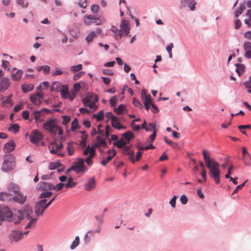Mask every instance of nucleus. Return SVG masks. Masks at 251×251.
I'll return each mask as SVG.
<instances>
[{
    "label": "nucleus",
    "instance_id": "1",
    "mask_svg": "<svg viewBox=\"0 0 251 251\" xmlns=\"http://www.w3.org/2000/svg\"><path fill=\"white\" fill-rule=\"evenodd\" d=\"M202 154L206 167L209 170L210 177L214 179L216 184L220 183L221 172L219 169L220 164L214 158L210 156L209 152L205 150L202 151Z\"/></svg>",
    "mask_w": 251,
    "mask_h": 251
},
{
    "label": "nucleus",
    "instance_id": "2",
    "mask_svg": "<svg viewBox=\"0 0 251 251\" xmlns=\"http://www.w3.org/2000/svg\"><path fill=\"white\" fill-rule=\"evenodd\" d=\"M42 127L52 135H62L63 130L58 125L57 120L55 118H50L45 122L42 125Z\"/></svg>",
    "mask_w": 251,
    "mask_h": 251
},
{
    "label": "nucleus",
    "instance_id": "3",
    "mask_svg": "<svg viewBox=\"0 0 251 251\" xmlns=\"http://www.w3.org/2000/svg\"><path fill=\"white\" fill-rule=\"evenodd\" d=\"M16 164L14 157L12 155H6L4 157L1 169L3 171L9 172L15 167Z\"/></svg>",
    "mask_w": 251,
    "mask_h": 251
},
{
    "label": "nucleus",
    "instance_id": "4",
    "mask_svg": "<svg viewBox=\"0 0 251 251\" xmlns=\"http://www.w3.org/2000/svg\"><path fill=\"white\" fill-rule=\"evenodd\" d=\"M82 101L85 106H88L94 110L98 107L97 102L98 101V98L96 95L88 94Z\"/></svg>",
    "mask_w": 251,
    "mask_h": 251
},
{
    "label": "nucleus",
    "instance_id": "5",
    "mask_svg": "<svg viewBox=\"0 0 251 251\" xmlns=\"http://www.w3.org/2000/svg\"><path fill=\"white\" fill-rule=\"evenodd\" d=\"M43 138V135L41 132L37 129L33 130L30 135V141L31 143L43 146L44 145V142H42Z\"/></svg>",
    "mask_w": 251,
    "mask_h": 251
},
{
    "label": "nucleus",
    "instance_id": "6",
    "mask_svg": "<svg viewBox=\"0 0 251 251\" xmlns=\"http://www.w3.org/2000/svg\"><path fill=\"white\" fill-rule=\"evenodd\" d=\"M84 162L83 158L78 159V161L73 163V166L68 169V171H74L76 173H84L87 170L84 166Z\"/></svg>",
    "mask_w": 251,
    "mask_h": 251
},
{
    "label": "nucleus",
    "instance_id": "7",
    "mask_svg": "<svg viewBox=\"0 0 251 251\" xmlns=\"http://www.w3.org/2000/svg\"><path fill=\"white\" fill-rule=\"evenodd\" d=\"M12 217V213L9 208L5 205H0V225L2 221H10Z\"/></svg>",
    "mask_w": 251,
    "mask_h": 251
},
{
    "label": "nucleus",
    "instance_id": "8",
    "mask_svg": "<svg viewBox=\"0 0 251 251\" xmlns=\"http://www.w3.org/2000/svg\"><path fill=\"white\" fill-rule=\"evenodd\" d=\"M47 201V199H42L36 202L34 207V211L37 216L42 215L44 211L47 208L46 205Z\"/></svg>",
    "mask_w": 251,
    "mask_h": 251
},
{
    "label": "nucleus",
    "instance_id": "9",
    "mask_svg": "<svg viewBox=\"0 0 251 251\" xmlns=\"http://www.w3.org/2000/svg\"><path fill=\"white\" fill-rule=\"evenodd\" d=\"M88 153H89V155L85 159H84V160L88 165L91 166L93 164V161L92 159L96 154L94 148L90 147V146H87L83 151V155H87Z\"/></svg>",
    "mask_w": 251,
    "mask_h": 251
},
{
    "label": "nucleus",
    "instance_id": "10",
    "mask_svg": "<svg viewBox=\"0 0 251 251\" xmlns=\"http://www.w3.org/2000/svg\"><path fill=\"white\" fill-rule=\"evenodd\" d=\"M32 211V208L31 207L27 205L24 206L21 210H19L18 211V218L19 219L18 221H16L15 222V224H18L23 219L24 217L26 215V216H28L29 215L30 213Z\"/></svg>",
    "mask_w": 251,
    "mask_h": 251
},
{
    "label": "nucleus",
    "instance_id": "11",
    "mask_svg": "<svg viewBox=\"0 0 251 251\" xmlns=\"http://www.w3.org/2000/svg\"><path fill=\"white\" fill-rule=\"evenodd\" d=\"M63 147V145L62 143L58 144L56 142H54L50 144L49 148L50 152L52 154H56L60 156H63V154L59 151V150L62 149Z\"/></svg>",
    "mask_w": 251,
    "mask_h": 251
},
{
    "label": "nucleus",
    "instance_id": "12",
    "mask_svg": "<svg viewBox=\"0 0 251 251\" xmlns=\"http://www.w3.org/2000/svg\"><path fill=\"white\" fill-rule=\"evenodd\" d=\"M43 98V94L39 92L30 95L29 97L30 100L33 103V104L38 106L40 105Z\"/></svg>",
    "mask_w": 251,
    "mask_h": 251
},
{
    "label": "nucleus",
    "instance_id": "13",
    "mask_svg": "<svg viewBox=\"0 0 251 251\" xmlns=\"http://www.w3.org/2000/svg\"><path fill=\"white\" fill-rule=\"evenodd\" d=\"M28 231H27L23 233L20 230H16L13 231L10 234V240L11 242H18L22 238L23 234L26 235L28 234Z\"/></svg>",
    "mask_w": 251,
    "mask_h": 251
},
{
    "label": "nucleus",
    "instance_id": "14",
    "mask_svg": "<svg viewBox=\"0 0 251 251\" xmlns=\"http://www.w3.org/2000/svg\"><path fill=\"white\" fill-rule=\"evenodd\" d=\"M52 188V184L45 181L40 182L37 185V189L39 191H51Z\"/></svg>",
    "mask_w": 251,
    "mask_h": 251
},
{
    "label": "nucleus",
    "instance_id": "15",
    "mask_svg": "<svg viewBox=\"0 0 251 251\" xmlns=\"http://www.w3.org/2000/svg\"><path fill=\"white\" fill-rule=\"evenodd\" d=\"M12 200L17 203L23 204L26 200V196L24 195L20 192L15 194L14 196H12Z\"/></svg>",
    "mask_w": 251,
    "mask_h": 251
},
{
    "label": "nucleus",
    "instance_id": "16",
    "mask_svg": "<svg viewBox=\"0 0 251 251\" xmlns=\"http://www.w3.org/2000/svg\"><path fill=\"white\" fill-rule=\"evenodd\" d=\"M101 147L104 148H107L108 146L105 140L99 136L96 138V142L94 145L91 147L94 148V149L96 150V148H100Z\"/></svg>",
    "mask_w": 251,
    "mask_h": 251
},
{
    "label": "nucleus",
    "instance_id": "17",
    "mask_svg": "<svg viewBox=\"0 0 251 251\" xmlns=\"http://www.w3.org/2000/svg\"><path fill=\"white\" fill-rule=\"evenodd\" d=\"M120 29L123 35H127L129 32L130 27L127 21L123 20L120 25Z\"/></svg>",
    "mask_w": 251,
    "mask_h": 251
},
{
    "label": "nucleus",
    "instance_id": "18",
    "mask_svg": "<svg viewBox=\"0 0 251 251\" xmlns=\"http://www.w3.org/2000/svg\"><path fill=\"white\" fill-rule=\"evenodd\" d=\"M196 2L194 0H182L181 1V7L187 6L191 11H194L195 8Z\"/></svg>",
    "mask_w": 251,
    "mask_h": 251
},
{
    "label": "nucleus",
    "instance_id": "19",
    "mask_svg": "<svg viewBox=\"0 0 251 251\" xmlns=\"http://www.w3.org/2000/svg\"><path fill=\"white\" fill-rule=\"evenodd\" d=\"M15 148V144L13 140L9 141L4 144L3 147V151L5 153H9Z\"/></svg>",
    "mask_w": 251,
    "mask_h": 251
},
{
    "label": "nucleus",
    "instance_id": "20",
    "mask_svg": "<svg viewBox=\"0 0 251 251\" xmlns=\"http://www.w3.org/2000/svg\"><path fill=\"white\" fill-rule=\"evenodd\" d=\"M107 153L109 155L104 159H103L100 164L103 166H106L108 162L115 156L116 154V151L115 150H109L108 151Z\"/></svg>",
    "mask_w": 251,
    "mask_h": 251
},
{
    "label": "nucleus",
    "instance_id": "21",
    "mask_svg": "<svg viewBox=\"0 0 251 251\" xmlns=\"http://www.w3.org/2000/svg\"><path fill=\"white\" fill-rule=\"evenodd\" d=\"M10 85L9 79L3 77L0 80V92L4 91L8 89Z\"/></svg>",
    "mask_w": 251,
    "mask_h": 251
},
{
    "label": "nucleus",
    "instance_id": "22",
    "mask_svg": "<svg viewBox=\"0 0 251 251\" xmlns=\"http://www.w3.org/2000/svg\"><path fill=\"white\" fill-rule=\"evenodd\" d=\"M95 187V180L94 178L92 177L89 179L86 183L84 186V189L86 191H90L94 189Z\"/></svg>",
    "mask_w": 251,
    "mask_h": 251
},
{
    "label": "nucleus",
    "instance_id": "23",
    "mask_svg": "<svg viewBox=\"0 0 251 251\" xmlns=\"http://www.w3.org/2000/svg\"><path fill=\"white\" fill-rule=\"evenodd\" d=\"M113 120L111 122V125L113 127L118 130L121 129H126V126H123L120 124L119 118L117 117H113Z\"/></svg>",
    "mask_w": 251,
    "mask_h": 251
},
{
    "label": "nucleus",
    "instance_id": "24",
    "mask_svg": "<svg viewBox=\"0 0 251 251\" xmlns=\"http://www.w3.org/2000/svg\"><path fill=\"white\" fill-rule=\"evenodd\" d=\"M244 48L246 51L244 55L245 57L247 58H251V43L246 41L244 43Z\"/></svg>",
    "mask_w": 251,
    "mask_h": 251
},
{
    "label": "nucleus",
    "instance_id": "25",
    "mask_svg": "<svg viewBox=\"0 0 251 251\" xmlns=\"http://www.w3.org/2000/svg\"><path fill=\"white\" fill-rule=\"evenodd\" d=\"M111 31L115 33V37L117 40H119L121 39L123 34L121 32V29H119L116 26H112L111 28Z\"/></svg>",
    "mask_w": 251,
    "mask_h": 251
},
{
    "label": "nucleus",
    "instance_id": "26",
    "mask_svg": "<svg viewBox=\"0 0 251 251\" xmlns=\"http://www.w3.org/2000/svg\"><path fill=\"white\" fill-rule=\"evenodd\" d=\"M8 189L9 191L13 192L15 194L20 192V187L14 183L11 182L8 187Z\"/></svg>",
    "mask_w": 251,
    "mask_h": 251
},
{
    "label": "nucleus",
    "instance_id": "27",
    "mask_svg": "<svg viewBox=\"0 0 251 251\" xmlns=\"http://www.w3.org/2000/svg\"><path fill=\"white\" fill-rule=\"evenodd\" d=\"M0 200L2 201H12V195L7 192L0 193Z\"/></svg>",
    "mask_w": 251,
    "mask_h": 251
},
{
    "label": "nucleus",
    "instance_id": "28",
    "mask_svg": "<svg viewBox=\"0 0 251 251\" xmlns=\"http://www.w3.org/2000/svg\"><path fill=\"white\" fill-rule=\"evenodd\" d=\"M21 88L24 93H27L34 89V85L32 84H24L22 85Z\"/></svg>",
    "mask_w": 251,
    "mask_h": 251
},
{
    "label": "nucleus",
    "instance_id": "29",
    "mask_svg": "<svg viewBox=\"0 0 251 251\" xmlns=\"http://www.w3.org/2000/svg\"><path fill=\"white\" fill-rule=\"evenodd\" d=\"M65 185L66 188H72L75 187V186L77 185V183L74 182L73 178L71 176H70L68 178L67 183Z\"/></svg>",
    "mask_w": 251,
    "mask_h": 251
},
{
    "label": "nucleus",
    "instance_id": "30",
    "mask_svg": "<svg viewBox=\"0 0 251 251\" xmlns=\"http://www.w3.org/2000/svg\"><path fill=\"white\" fill-rule=\"evenodd\" d=\"M123 136L125 138L127 143H128L131 139L134 138V134L130 131H127L124 133Z\"/></svg>",
    "mask_w": 251,
    "mask_h": 251
},
{
    "label": "nucleus",
    "instance_id": "31",
    "mask_svg": "<svg viewBox=\"0 0 251 251\" xmlns=\"http://www.w3.org/2000/svg\"><path fill=\"white\" fill-rule=\"evenodd\" d=\"M97 18L92 15H85L84 16V21L85 24L87 25H89L93 21L96 20Z\"/></svg>",
    "mask_w": 251,
    "mask_h": 251
},
{
    "label": "nucleus",
    "instance_id": "32",
    "mask_svg": "<svg viewBox=\"0 0 251 251\" xmlns=\"http://www.w3.org/2000/svg\"><path fill=\"white\" fill-rule=\"evenodd\" d=\"M236 72L239 76L242 75L245 72V66L242 64H236Z\"/></svg>",
    "mask_w": 251,
    "mask_h": 251
},
{
    "label": "nucleus",
    "instance_id": "33",
    "mask_svg": "<svg viewBox=\"0 0 251 251\" xmlns=\"http://www.w3.org/2000/svg\"><path fill=\"white\" fill-rule=\"evenodd\" d=\"M38 71H43L45 74H48L50 70V68L48 65L39 66L37 67Z\"/></svg>",
    "mask_w": 251,
    "mask_h": 251
},
{
    "label": "nucleus",
    "instance_id": "34",
    "mask_svg": "<svg viewBox=\"0 0 251 251\" xmlns=\"http://www.w3.org/2000/svg\"><path fill=\"white\" fill-rule=\"evenodd\" d=\"M23 75V71H22L21 70H19L15 74L12 75V78L13 80L15 81H18L21 79Z\"/></svg>",
    "mask_w": 251,
    "mask_h": 251
},
{
    "label": "nucleus",
    "instance_id": "35",
    "mask_svg": "<svg viewBox=\"0 0 251 251\" xmlns=\"http://www.w3.org/2000/svg\"><path fill=\"white\" fill-rule=\"evenodd\" d=\"M73 142H70L67 144V151L69 155H72L74 153L75 149L73 147Z\"/></svg>",
    "mask_w": 251,
    "mask_h": 251
},
{
    "label": "nucleus",
    "instance_id": "36",
    "mask_svg": "<svg viewBox=\"0 0 251 251\" xmlns=\"http://www.w3.org/2000/svg\"><path fill=\"white\" fill-rule=\"evenodd\" d=\"M113 144L120 149H123L127 144V142L123 139H121L118 141L114 142Z\"/></svg>",
    "mask_w": 251,
    "mask_h": 251
},
{
    "label": "nucleus",
    "instance_id": "37",
    "mask_svg": "<svg viewBox=\"0 0 251 251\" xmlns=\"http://www.w3.org/2000/svg\"><path fill=\"white\" fill-rule=\"evenodd\" d=\"M20 126L18 124H14L10 126L8 128V130L16 133L19 131Z\"/></svg>",
    "mask_w": 251,
    "mask_h": 251
},
{
    "label": "nucleus",
    "instance_id": "38",
    "mask_svg": "<svg viewBox=\"0 0 251 251\" xmlns=\"http://www.w3.org/2000/svg\"><path fill=\"white\" fill-rule=\"evenodd\" d=\"M52 192L50 191H46L42 192L40 194L39 198L42 199H46V198H49L52 195Z\"/></svg>",
    "mask_w": 251,
    "mask_h": 251
},
{
    "label": "nucleus",
    "instance_id": "39",
    "mask_svg": "<svg viewBox=\"0 0 251 251\" xmlns=\"http://www.w3.org/2000/svg\"><path fill=\"white\" fill-rule=\"evenodd\" d=\"M126 107L123 104H120L118 106V108H115L114 109V111L118 115H121L124 112Z\"/></svg>",
    "mask_w": 251,
    "mask_h": 251
},
{
    "label": "nucleus",
    "instance_id": "40",
    "mask_svg": "<svg viewBox=\"0 0 251 251\" xmlns=\"http://www.w3.org/2000/svg\"><path fill=\"white\" fill-rule=\"evenodd\" d=\"M16 2L23 8H26L28 5V2L25 0H16Z\"/></svg>",
    "mask_w": 251,
    "mask_h": 251
},
{
    "label": "nucleus",
    "instance_id": "41",
    "mask_svg": "<svg viewBox=\"0 0 251 251\" xmlns=\"http://www.w3.org/2000/svg\"><path fill=\"white\" fill-rule=\"evenodd\" d=\"M93 118H96L97 121H100L104 119V113L103 111H100L97 114L93 115Z\"/></svg>",
    "mask_w": 251,
    "mask_h": 251
},
{
    "label": "nucleus",
    "instance_id": "42",
    "mask_svg": "<svg viewBox=\"0 0 251 251\" xmlns=\"http://www.w3.org/2000/svg\"><path fill=\"white\" fill-rule=\"evenodd\" d=\"M42 116H44V115L40 110L33 111L31 115V117L33 118L34 120H37L38 118H40V117Z\"/></svg>",
    "mask_w": 251,
    "mask_h": 251
},
{
    "label": "nucleus",
    "instance_id": "43",
    "mask_svg": "<svg viewBox=\"0 0 251 251\" xmlns=\"http://www.w3.org/2000/svg\"><path fill=\"white\" fill-rule=\"evenodd\" d=\"M243 159L244 163L246 166H250L251 162V155L250 154H248L247 155L244 156Z\"/></svg>",
    "mask_w": 251,
    "mask_h": 251
},
{
    "label": "nucleus",
    "instance_id": "44",
    "mask_svg": "<svg viewBox=\"0 0 251 251\" xmlns=\"http://www.w3.org/2000/svg\"><path fill=\"white\" fill-rule=\"evenodd\" d=\"M69 94V90H68V88L67 87L65 88L64 87L63 89L61 91V96H62V98L64 99H67Z\"/></svg>",
    "mask_w": 251,
    "mask_h": 251
},
{
    "label": "nucleus",
    "instance_id": "45",
    "mask_svg": "<svg viewBox=\"0 0 251 251\" xmlns=\"http://www.w3.org/2000/svg\"><path fill=\"white\" fill-rule=\"evenodd\" d=\"M61 166V164L59 162H51L49 164V168L50 170H54Z\"/></svg>",
    "mask_w": 251,
    "mask_h": 251
},
{
    "label": "nucleus",
    "instance_id": "46",
    "mask_svg": "<svg viewBox=\"0 0 251 251\" xmlns=\"http://www.w3.org/2000/svg\"><path fill=\"white\" fill-rule=\"evenodd\" d=\"M97 35L95 33V31H91L86 37V40L88 43L90 42L93 39L96 37Z\"/></svg>",
    "mask_w": 251,
    "mask_h": 251
},
{
    "label": "nucleus",
    "instance_id": "47",
    "mask_svg": "<svg viewBox=\"0 0 251 251\" xmlns=\"http://www.w3.org/2000/svg\"><path fill=\"white\" fill-rule=\"evenodd\" d=\"M82 68V65L81 64L76 66H73L70 67V71L73 72H76L81 70Z\"/></svg>",
    "mask_w": 251,
    "mask_h": 251
},
{
    "label": "nucleus",
    "instance_id": "48",
    "mask_svg": "<svg viewBox=\"0 0 251 251\" xmlns=\"http://www.w3.org/2000/svg\"><path fill=\"white\" fill-rule=\"evenodd\" d=\"M49 86V83L47 81H44L42 83L41 85H40L37 87V90L38 91H41L42 90L47 89V88H48Z\"/></svg>",
    "mask_w": 251,
    "mask_h": 251
},
{
    "label": "nucleus",
    "instance_id": "49",
    "mask_svg": "<svg viewBox=\"0 0 251 251\" xmlns=\"http://www.w3.org/2000/svg\"><path fill=\"white\" fill-rule=\"evenodd\" d=\"M79 128L77 118H75L72 123V130L75 131Z\"/></svg>",
    "mask_w": 251,
    "mask_h": 251
},
{
    "label": "nucleus",
    "instance_id": "50",
    "mask_svg": "<svg viewBox=\"0 0 251 251\" xmlns=\"http://www.w3.org/2000/svg\"><path fill=\"white\" fill-rule=\"evenodd\" d=\"M245 9V6L244 5H241L239 7L238 9L236 11L235 16L236 17H239L241 15Z\"/></svg>",
    "mask_w": 251,
    "mask_h": 251
},
{
    "label": "nucleus",
    "instance_id": "51",
    "mask_svg": "<svg viewBox=\"0 0 251 251\" xmlns=\"http://www.w3.org/2000/svg\"><path fill=\"white\" fill-rule=\"evenodd\" d=\"M79 243V238L78 236H76L75 238V240L73 241V243L71 245V249L72 250L75 248Z\"/></svg>",
    "mask_w": 251,
    "mask_h": 251
},
{
    "label": "nucleus",
    "instance_id": "52",
    "mask_svg": "<svg viewBox=\"0 0 251 251\" xmlns=\"http://www.w3.org/2000/svg\"><path fill=\"white\" fill-rule=\"evenodd\" d=\"M156 128V124L154 123H151L148 124L146 128V130L147 131H151L152 130H155Z\"/></svg>",
    "mask_w": 251,
    "mask_h": 251
},
{
    "label": "nucleus",
    "instance_id": "53",
    "mask_svg": "<svg viewBox=\"0 0 251 251\" xmlns=\"http://www.w3.org/2000/svg\"><path fill=\"white\" fill-rule=\"evenodd\" d=\"M37 220V218H34V219H32L28 223V224L26 226H25V228L26 229H27V228H31L32 227V226H34L36 221Z\"/></svg>",
    "mask_w": 251,
    "mask_h": 251
},
{
    "label": "nucleus",
    "instance_id": "54",
    "mask_svg": "<svg viewBox=\"0 0 251 251\" xmlns=\"http://www.w3.org/2000/svg\"><path fill=\"white\" fill-rule=\"evenodd\" d=\"M134 152L133 151H130L126 153V154H125V155H127L129 156V160L133 164L135 162V160L134 158Z\"/></svg>",
    "mask_w": 251,
    "mask_h": 251
},
{
    "label": "nucleus",
    "instance_id": "55",
    "mask_svg": "<svg viewBox=\"0 0 251 251\" xmlns=\"http://www.w3.org/2000/svg\"><path fill=\"white\" fill-rule=\"evenodd\" d=\"M65 186V185L64 183H59L56 185L54 186L53 184V188L52 190H55L56 191H60L61 190L64 186Z\"/></svg>",
    "mask_w": 251,
    "mask_h": 251
},
{
    "label": "nucleus",
    "instance_id": "56",
    "mask_svg": "<svg viewBox=\"0 0 251 251\" xmlns=\"http://www.w3.org/2000/svg\"><path fill=\"white\" fill-rule=\"evenodd\" d=\"M143 100L144 104H147L151 105L153 104L151 100V97L150 95H148V97L145 98Z\"/></svg>",
    "mask_w": 251,
    "mask_h": 251
},
{
    "label": "nucleus",
    "instance_id": "57",
    "mask_svg": "<svg viewBox=\"0 0 251 251\" xmlns=\"http://www.w3.org/2000/svg\"><path fill=\"white\" fill-rule=\"evenodd\" d=\"M118 98L116 96H113L110 100V103L112 107H115L117 104Z\"/></svg>",
    "mask_w": 251,
    "mask_h": 251
},
{
    "label": "nucleus",
    "instance_id": "58",
    "mask_svg": "<svg viewBox=\"0 0 251 251\" xmlns=\"http://www.w3.org/2000/svg\"><path fill=\"white\" fill-rule=\"evenodd\" d=\"M133 104L135 106L139 108H142L143 107L141 103L135 98L133 99Z\"/></svg>",
    "mask_w": 251,
    "mask_h": 251
},
{
    "label": "nucleus",
    "instance_id": "59",
    "mask_svg": "<svg viewBox=\"0 0 251 251\" xmlns=\"http://www.w3.org/2000/svg\"><path fill=\"white\" fill-rule=\"evenodd\" d=\"M62 124L65 126H66L71 121V118L70 116L64 115L62 116Z\"/></svg>",
    "mask_w": 251,
    "mask_h": 251
},
{
    "label": "nucleus",
    "instance_id": "60",
    "mask_svg": "<svg viewBox=\"0 0 251 251\" xmlns=\"http://www.w3.org/2000/svg\"><path fill=\"white\" fill-rule=\"evenodd\" d=\"M100 9L99 6L97 4H94L91 6V10L94 13H97L99 12Z\"/></svg>",
    "mask_w": 251,
    "mask_h": 251
},
{
    "label": "nucleus",
    "instance_id": "61",
    "mask_svg": "<svg viewBox=\"0 0 251 251\" xmlns=\"http://www.w3.org/2000/svg\"><path fill=\"white\" fill-rule=\"evenodd\" d=\"M112 132V129L109 126H106L105 129V135L106 138L109 136L110 133Z\"/></svg>",
    "mask_w": 251,
    "mask_h": 251
},
{
    "label": "nucleus",
    "instance_id": "62",
    "mask_svg": "<svg viewBox=\"0 0 251 251\" xmlns=\"http://www.w3.org/2000/svg\"><path fill=\"white\" fill-rule=\"evenodd\" d=\"M156 132L154 130L152 134L149 137L148 141L152 144L156 137Z\"/></svg>",
    "mask_w": 251,
    "mask_h": 251
},
{
    "label": "nucleus",
    "instance_id": "63",
    "mask_svg": "<svg viewBox=\"0 0 251 251\" xmlns=\"http://www.w3.org/2000/svg\"><path fill=\"white\" fill-rule=\"evenodd\" d=\"M176 199L177 197L176 196H174L169 202V203L173 208L176 207Z\"/></svg>",
    "mask_w": 251,
    "mask_h": 251
},
{
    "label": "nucleus",
    "instance_id": "64",
    "mask_svg": "<svg viewBox=\"0 0 251 251\" xmlns=\"http://www.w3.org/2000/svg\"><path fill=\"white\" fill-rule=\"evenodd\" d=\"M76 96V93L74 91H71L70 93H69L68 98L70 100L72 101L75 98Z\"/></svg>",
    "mask_w": 251,
    "mask_h": 251
}]
</instances>
